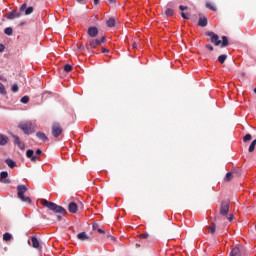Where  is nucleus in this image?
Instances as JSON below:
<instances>
[{"label":"nucleus","mask_w":256,"mask_h":256,"mask_svg":"<svg viewBox=\"0 0 256 256\" xmlns=\"http://www.w3.org/2000/svg\"><path fill=\"white\" fill-rule=\"evenodd\" d=\"M40 203L43 205V207H46V209H49V211H52L53 213H59L60 215L67 213V210L63 208V206H59L55 204V202L42 199Z\"/></svg>","instance_id":"nucleus-1"},{"label":"nucleus","mask_w":256,"mask_h":256,"mask_svg":"<svg viewBox=\"0 0 256 256\" xmlns=\"http://www.w3.org/2000/svg\"><path fill=\"white\" fill-rule=\"evenodd\" d=\"M27 191H28L27 186L25 185L17 186V195L19 199L22 201V203H28V205H31V198L29 196H25Z\"/></svg>","instance_id":"nucleus-2"},{"label":"nucleus","mask_w":256,"mask_h":256,"mask_svg":"<svg viewBox=\"0 0 256 256\" xmlns=\"http://www.w3.org/2000/svg\"><path fill=\"white\" fill-rule=\"evenodd\" d=\"M231 202L229 200H223L220 204V215L222 217H227L229 215V209H230Z\"/></svg>","instance_id":"nucleus-3"},{"label":"nucleus","mask_w":256,"mask_h":256,"mask_svg":"<svg viewBox=\"0 0 256 256\" xmlns=\"http://www.w3.org/2000/svg\"><path fill=\"white\" fill-rule=\"evenodd\" d=\"M18 127L23 131V133H25V135H31V133H34L33 124H31V122L21 123Z\"/></svg>","instance_id":"nucleus-4"},{"label":"nucleus","mask_w":256,"mask_h":256,"mask_svg":"<svg viewBox=\"0 0 256 256\" xmlns=\"http://www.w3.org/2000/svg\"><path fill=\"white\" fill-rule=\"evenodd\" d=\"M63 133V128L59 122H55L52 124V135L57 139Z\"/></svg>","instance_id":"nucleus-5"},{"label":"nucleus","mask_w":256,"mask_h":256,"mask_svg":"<svg viewBox=\"0 0 256 256\" xmlns=\"http://www.w3.org/2000/svg\"><path fill=\"white\" fill-rule=\"evenodd\" d=\"M207 37H210L211 43H213L216 47L221 45V40H219V35L215 34V32H206Z\"/></svg>","instance_id":"nucleus-6"},{"label":"nucleus","mask_w":256,"mask_h":256,"mask_svg":"<svg viewBox=\"0 0 256 256\" xmlns=\"http://www.w3.org/2000/svg\"><path fill=\"white\" fill-rule=\"evenodd\" d=\"M26 157L32 161V163H35L39 160L38 156H35V152L31 149L26 151Z\"/></svg>","instance_id":"nucleus-7"},{"label":"nucleus","mask_w":256,"mask_h":256,"mask_svg":"<svg viewBox=\"0 0 256 256\" xmlns=\"http://www.w3.org/2000/svg\"><path fill=\"white\" fill-rule=\"evenodd\" d=\"M23 11H25V15H31L33 13V6L27 8V4L24 3L20 6V13H23Z\"/></svg>","instance_id":"nucleus-8"},{"label":"nucleus","mask_w":256,"mask_h":256,"mask_svg":"<svg viewBox=\"0 0 256 256\" xmlns=\"http://www.w3.org/2000/svg\"><path fill=\"white\" fill-rule=\"evenodd\" d=\"M21 17V12H17L16 10H13L7 14V19H19Z\"/></svg>","instance_id":"nucleus-9"},{"label":"nucleus","mask_w":256,"mask_h":256,"mask_svg":"<svg viewBox=\"0 0 256 256\" xmlns=\"http://www.w3.org/2000/svg\"><path fill=\"white\" fill-rule=\"evenodd\" d=\"M88 35L89 37H97L99 35V29L95 26L88 28Z\"/></svg>","instance_id":"nucleus-10"},{"label":"nucleus","mask_w":256,"mask_h":256,"mask_svg":"<svg viewBox=\"0 0 256 256\" xmlns=\"http://www.w3.org/2000/svg\"><path fill=\"white\" fill-rule=\"evenodd\" d=\"M0 177H1V179H4V180L2 181V183H6V184L11 183V180H10V179H7V177H9V173H7V171H2V172L0 173Z\"/></svg>","instance_id":"nucleus-11"},{"label":"nucleus","mask_w":256,"mask_h":256,"mask_svg":"<svg viewBox=\"0 0 256 256\" xmlns=\"http://www.w3.org/2000/svg\"><path fill=\"white\" fill-rule=\"evenodd\" d=\"M68 211H69V213H77V211H78L77 203L71 202V203L68 205Z\"/></svg>","instance_id":"nucleus-12"},{"label":"nucleus","mask_w":256,"mask_h":256,"mask_svg":"<svg viewBox=\"0 0 256 256\" xmlns=\"http://www.w3.org/2000/svg\"><path fill=\"white\" fill-rule=\"evenodd\" d=\"M79 241H89L90 237L87 235V232H81L77 235Z\"/></svg>","instance_id":"nucleus-13"},{"label":"nucleus","mask_w":256,"mask_h":256,"mask_svg":"<svg viewBox=\"0 0 256 256\" xmlns=\"http://www.w3.org/2000/svg\"><path fill=\"white\" fill-rule=\"evenodd\" d=\"M31 242H32V247L34 249H39L40 243H39V239H37V237L32 236L31 237Z\"/></svg>","instance_id":"nucleus-14"},{"label":"nucleus","mask_w":256,"mask_h":256,"mask_svg":"<svg viewBox=\"0 0 256 256\" xmlns=\"http://www.w3.org/2000/svg\"><path fill=\"white\" fill-rule=\"evenodd\" d=\"M207 23H208L207 17L199 18V21H198L199 27H207Z\"/></svg>","instance_id":"nucleus-15"},{"label":"nucleus","mask_w":256,"mask_h":256,"mask_svg":"<svg viewBox=\"0 0 256 256\" xmlns=\"http://www.w3.org/2000/svg\"><path fill=\"white\" fill-rule=\"evenodd\" d=\"M7 143H9V137L0 134V145H7Z\"/></svg>","instance_id":"nucleus-16"},{"label":"nucleus","mask_w":256,"mask_h":256,"mask_svg":"<svg viewBox=\"0 0 256 256\" xmlns=\"http://www.w3.org/2000/svg\"><path fill=\"white\" fill-rule=\"evenodd\" d=\"M216 228L217 226L215 225V223H212L211 226L206 227V231H208V233H211V235H215Z\"/></svg>","instance_id":"nucleus-17"},{"label":"nucleus","mask_w":256,"mask_h":256,"mask_svg":"<svg viewBox=\"0 0 256 256\" xmlns=\"http://www.w3.org/2000/svg\"><path fill=\"white\" fill-rule=\"evenodd\" d=\"M100 42H99V39H96V40H90V47L91 49H97V47H99Z\"/></svg>","instance_id":"nucleus-18"},{"label":"nucleus","mask_w":256,"mask_h":256,"mask_svg":"<svg viewBox=\"0 0 256 256\" xmlns=\"http://www.w3.org/2000/svg\"><path fill=\"white\" fill-rule=\"evenodd\" d=\"M36 137H38V139H41V141H49V138H47V135H45V133L43 132H37Z\"/></svg>","instance_id":"nucleus-19"},{"label":"nucleus","mask_w":256,"mask_h":256,"mask_svg":"<svg viewBox=\"0 0 256 256\" xmlns=\"http://www.w3.org/2000/svg\"><path fill=\"white\" fill-rule=\"evenodd\" d=\"M230 256H241V250H239V247H235L231 250Z\"/></svg>","instance_id":"nucleus-20"},{"label":"nucleus","mask_w":256,"mask_h":256,"mask_svg":"<svg viewBox=\"0 0 256 256\" xmlns=\"http://www.w3.org/2000/svg\"><path fill=\"white\" fill-rule=\"evenodd\" d=\"M221 47L222 48L229 47V38H227V36L222 37Z\"/></svg>","instance_id":"nucleus-21"},{"label":"nucleus","mask_w":256,"mask_h":256,"mask_svg":"<svg viewBox=\"0 0 256 256\" xmlns=\"http://www.w3.org/2000/svg\"><path fill=\"white\" fill-rule=\"evenodd\" d=\"M5 163L6 165H8V167H10V169H13L17 165L15 161H13L12 159H6Z\"/></svg>","instance_id":"nucleus-22"},{"label":"nucleus","mask_w":256,"mask_h":256,"mask_svg":"<svg viewBox=\"0 0 256 256\" xmlns=\"http://www.w3.org/2000/svg\"><path fill=\"white\" fill-rule=\"evenodd\" d=\"M255 147H256V139H254L252 141V143L250 144V146L248 148L249 153H253L255 151Z\"/></svg>","instance_id":"nucleus-23"},{"label":"nucleus","mask_w":256,"mask_h":256,"mask_svg":"<svg viewBox=\"0 0 256 256\" xmlns=\"http://www.w3.org/2000/svg\"><path fill=\"white\" fill-rule=\"evenodd\" d=\"M218 61L219 63H221V65H223V63H225V61H227V55L226 54H222L218 57Z\"/></svg>","instance_id":"nucleus-24"},{"label":"nucleus","mask_w":256,"mask_h":256,"mask_svg":"<svg viewBox=\"0 0 256 256\" xmlns=\"http://www.w3.org/2000/svg\"><path fill=\"white\" fill-rule=\"evenodd\" d=\"M12 238H13V236L11 235V233L6 232L3 234L4 241H11Z\"/></svg>","instance_id":"nucleus-25"},{"label":"nucleus","mask_w":256,"mask_h":256,"mask_svg":"<svg viewBox=\"0 0 256 256\" xmlns=\"http://www.w3.org/2000/svg\"><path fill=\"white\" fill-rule=\"evenodd\" d=\"M107 27H115V18H110L107 22H106Z\"/></svg>","instance_id":"nucleus-26"},{"label":"nucleus","mask_w":256,"mask_h":256,"mask_svg":"<svg viewBox=\"0 0 256 256\" xmlns=\"http://www.w3.org/2000/svg\"><path fill=\"white\" fill-rule=\"evenodd\" d=\"M0 95H7V90L5 89V85L0 82Z\"/></svg>","instance_id":"nucleus-27"},{"label":"nucleus","mask_w":256,"mask_h":256,"mask_svg":"<svg viewBox=\"0 0 256 256\" xmlns=\"http://www.w3.org/2000/svg\"><path fill=\"white\" fill-rule=\"evenodd\" d=\"M13 138H14L15 145H18V147H20L21 149L22 145H21V140L19 139V136L13 135Z\"/></svg>","instance_id":"nucleus-28"},{"label":"nucleus","mask_w":256,"mask_h":256,"mask_svg":"<svg viewBox=\"0 0 256 256\" xmlns=\"http://www.w3.org/2000/svg\"><path fill=\"white\" fill-rule=\"evenodd\" d=\"M207 9H210V11H217V8L213 6L211 2H206Z\"/></svg>","instance_id":"nucleus-29"},{"label":"nucleus","mask_w":256,"mask_h":256,"mask_svg":"<svg viewBox=\"0 0 256 256\" xmlns=\"http://www.w3.org/2000/svg\"><path fill=\"white\" fill-rule=\"evenodd\" d=\"M72 70H73V67L70 64L64 65L65 73H71Z\"/></svg>","instance_id":"nucleus-30"},{"label":"nucleus","mask_w":256,"mask_h":256,"mask_svg":"<svg viewBox=\"0 0 256 256\" xmlns=\"http://www.w3.org/2000/svg\"><path fill=\"white\" fill-rule=\"evenodd\" d=\"M173 13H174V11L171 8H168V9L165 10V15L167 17H173Z\"/></svg>","instance_id":"nucleus-31"},{"label":"nucleus","mask_w":256,"mask_h":256,"mask_svg":"<svg viewBox=\"0 0 256 256\" xmlns=\"http://www.w3.org/2000/svg\"><path fill=\"white\" fill-rule=\"evenodd\" d=\"M252 139H253V136H251V134H246V135L243 137L244 143H247V141H251Z\"/></svg>","instance_id":"nucleus-32"},{"label":"nucleus","mask_w":256,"mask_h":256,"mask_svg":"<svg viewBox=\"0 0 256 256\" xmlns=\"http://www.w3.org/2000/svg\"><path fill=\"white\" fill-rule=\"evenodd\" d=\"M233 180V173L228 172L225 176V181H232Z\"/></svg>","instance_id":"nucleus-33"},{"label":"nucleus","mask_w":256,"mask_h":256,"mask_svg":"<svg viewBox=\"0 0 256 256\" xmlns=\"http://www.w3.org/2000/svg\"><path fill=\"white\" fill-rule=\"evenodd\" d=\"M4 33H5L6 35H13V28H11V27L6 28V29L4 30Z\"/></svg>","instance_id":"nucleus-34"},{"label":"nucleus","mask_w":256,"mask_h":256,"mask_svg":"<svg viewBox=\"0 0 256 256\" xmlns=\"http://www.w3.org/2000/svg\"><path fill=\"white\" fill-rule=\"evenodd\" d=\"M21 103H24V104L29 103V96H23V97L21 98Z\"/></svg>","instance_id":"nucleus-35"},{"label":"nucleus","mask_w":256,"mask_h":256,"mask_svg":"<svg viewBox=\"0 0 256 256\" xmlns=\"http://www.w3.org/2000/svg\"><path fill=\"white\" fill-rule=\"evenodd\" d=\"M11 91H12L13 93H17V91H19V86H18L17 84H14V85L12 86V88H11Z\"/></svg>","instance_id":"nucleus-36"},{"label":"nucleus","mask_w":256,"mask_h":256,"mask_svg":"<svg viewBox=\"0 0 256 256\" xmlns=\"http://www.w3.org/2000/svg\"><path fill=\"white\" fill-rule=\"evenodd\" d=\"M139 237L140 239H147L149 237V234H140Z\"/></svg>","instance_id":"nucleus-37"},{"label":"nucleus","mask_w":256,"mask_h":256,"mask_svg":"<svg viewBox=\"0 0 256 256\" xmlns=\"http://www.w3.org/2000/svg\"><path fill=\"white\" fill-rule=\"evenodd\" d=\"M92 229H93L94 231H96L97 229H99V224L93 223Z\"/></svg>","instance_id":"nucleus-38"},{"label":"nucleus","mask_w":256,"mask_h":256,"mask_svg":"<svg viewBox=\"0 0 256 256\" xmlns=\"http://www.w3.org/2000/svg\"><path fill=\"white\" fill-rule=\"evenodd\" d=\"M181 17H182L183 19H189V15H187V14L184 13V12H181Z\"/></svg>","instance_id":"nucleus-39"},{"label":"nucleus","mask_w":256,"mask_h":256,"mask_svg":"<svg viewBox=\"0 0 256 256\" xmlns=\"http://www.w3.org/2000/svg\"><path fill=\"white\" fill-rule=\"evenodd\" d=\"M179 9L180 11H187V6L180 5Z\"/></svg>","instance_id":"nucleus-40"},{"label":"nucleus","mask_w":256,"mask_h":256,"mask_svg":"<svg viewBox=\"0 0 256 256\" xmlns=\"http://www.w3.org/2000/svg\"><path fill=\"white\" fill-rule=\"evenodd\" d=\"M5 51V45L0 44V53H3Z\"/></svg>","instance_id":"nucleus-41"},{"label":"nucleus","mask_w":256,"mask_h":256,"mask_svg":"<svg viewBox=\"0 0 256 256\" xmlns=\"http://www.w3.org/2000/svg\"><path fill=\"white\" fill-rule=\"evenodd\" d=\"M43 154V150H41L40 148H38L36 150V155H42Z\"/></svg>","instance_id":"nucleus-42"},{"label":"nucleus","mask_w":256,"mask_h":256,"mask_svg":"<svg viewBox=\"0 0 256 256\" xmlns=\"http://www.w3.org/2000/svg\"><path fill=\"white\" fill-rule=\"evenodd\" d=\"M205 48L208 49L209 51H213V47L211 45H209V44H207L205 46Z\"/></svg>","instance_id":"nucleus-43"},{"label":"nucleus","mask_w":256,"mask_h":256,"mask_svg":"<svg viewBox=\"0 0 256 256\" xmlns=\"http://www.w3.org/2000/svg\"><path fill=\"white\" fill-rule=\"evenodd\" d=\"M227 219H228V221H233L235 219V216L233 214H231Z\"/></svg>","instance_id":"nucleus-44"},{"label":"nucleus","mask_w":256,"mask_h":256,"mask_svg":"<svg viewBox=\"0 0 256 256\" xmlns=\"http://www.w3.org/2000/svg\"><path fill=\"white\" fill-rule=\"evenodd\" d=\"M98 233H100L101 235H104L105 233V230L101 229V228H98L97 229Z\"/></svg>","instance_id":"nucleus-45"},{"label":"nucleus","mask_w":256,"mask_h":256,"mask_svg":"<svg viewBox=\"0 0 256 256\" xmlns=\"http://www.w3.org/2000/svg\"><path fill=\"white\" fill-rule=\"evenodd\" d=\"M56 219H57V221H61L63 219V217L61 215H57Z\"/></svg>","instance_id":"nucleus-46"},{"label":"nucleus","mask_w":256,"mask_h":256,"mask_svg":"<svg viewBox=\"0 0 256 256\" xmlns=\"http://www.w3.org/2000/svg\"><path fill=\"white\" fill-rule=\"evenodd\" d=\"M99 42H100V45H101V43H104V42H105V36H103V37L99 40Z\"/></svg>","instance_id":"nucleus-47"},{"label":"nucleus","mask_w":256,"mask_h":256,"mask_svg":"<svg viewBox=\"0 0 256 256\" xmlns=\"http://www.w3.org/2000/svg\"><path fill=\"white\" fill-rule=\"evenodd\" d=\"M102 53H109V50L106 48H102Z\"/></svg>","instance_id":"nucleus-48"},{"label":"nucleus","mask_w":256,"mask_h":256,"mask_svg":"<svg viewBox=\"0 0 256 256\" xmlns=\"http://www.w3.org/2000/svg\"><path fill=\"white\" fill-rule=\"evenodd\" d=\"M109 239H111V241H115V238L112 235H108Z\"/></svg>","instance_id":"nucleus-49"},{"label":"nucleus","mask_w":256,"mask_h":256,"mask_svg":"<svg viewBox=\"0 0 256 256\" xmlns=\"http://www.w3.org/2000/svg\"><path fill=\"white\" fill-rule=\"evenodd\" d=\"M94 5H99V0H94Z\"/></svg>","instance_id":"nucleus-50"},{"label":"nucleus","mask_w":256,"mask_h":256,"mask_svg":"<svg viewBox=\"0 0 256 256\" xmlns=\"http://www.w3.org/2000/svg\"><path fill=\"white\" fill-rule=\"evenodd\" d=\"M78 3H85V0H76Z\"/></svg>","instance_id":"nucleus-51"},{"label":"nucleus","mask_w":256,"mask_h":256,"mask_svg":"<svg viewBox=\"0 0 256 256\" xmlns=\"http://www.w3.org/2000/svg\"><path fill=\"white\" fill-rule=\"evenodd\" d=\"M110 3H117V0H109Z\"/></svg>","instance_id":"nucleus-52"},{"label":"nucleus","mask_w":256,"mask_h":256,"mask_svg":"<svg viewBox=\"0 0 256 256\" xmlns=\"http://www.w3.org/2000/svg\"><path fill=\"white\" fill-rule=\"evenodd\" d=\"M133 49H137V44H133Z\"/></svg>","instance_id":"nucleus-53"},{"label":"nucleus","mask_w":256,"mask_h":256,"mask_svg":"<svg viewBox=\"0 0 256 256\" xmlns=\"http://www.w3.org/2000/svg\"><path fill=\"white\" fill-rule=\"evenodd\" d=\"M254 93L256 94V88L254 89Z\"/></svg>","instance_id":"nucleus-54"},{"label":"nucleus","mask_w":256,"mask_h":256,"mask_svg":"<svg viewBox=\"0 0 256 256\" xmlns=\"http://www.w3.org/2000/svg\"><path fill=\"white\" fill-rule=\"evenodd\" d=\"M21 25H25V23H21Z\"/></svg>","instance_id":"nucleus-55"}]
</instances>
